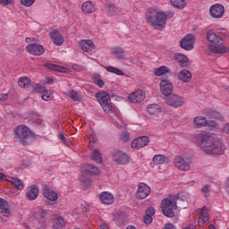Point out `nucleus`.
<instances>
[{
	"instance_id": "nucleus-1",
	"label": "nucleus",
	"mask_w": 229,
	"mask_h": 229,
	"mask_svg": "<svg viewBox=\"0 0 229 229\" xmlns=\"http://www.w3.org/2000/svg\"><path fill=\"white\" fill-rule=\"evenodd\" d=\"M196 140L200 144L203 151L207 155H224L225 147H223V140L218 136H212L208 134H198Z\"/></svg>"
},
{
	"instance_id": "nucleus-2",
	"label": "nucleus",
	"mask_w": 229,
	"mask_h": 229,
	"mask_svg": "<svg viewBox=\"0 0 229 229\" xmlns=\"http://www.w3.org/2000/svg\"><path fill=\"white\" fill-rule=\"evenodd\" d=\"M14 139L21 146H29L37 140V135L26 125H18L14 129Z\"/></svg>"
},
{
	"instance_id": "nucleus-3",
	"label": "nucleus",
	"mask_w": 229,
	"mask_h": 229,
	"mask_svg": "<svg viewBox=\"0 0 229 229\" xmlns=\"http://www.w3.org/2000/svg\"><path fill=\"white\" fill-rule=\"evenodd\" d=\"M146 21L155 30H162L167 22V16L162 12L157 13L154 9H148L146 13Z\"/></svg>"
},
{
	"instance_id": "nucleus-4",
	"label": "nucleus",
	"mask_w": 229,
	"mask_h": 229,
	"mask_svg": "<svg viewBox=\"0 0 229 229\" xmlns=\"http://www.w3.org/2000/svg\"><path fill=\"white\" fill-rule=\"evenodd\" d=\"M99 105L102 106L106 114H110L112 112V105H110L112 99L110 98V94L106 91H101L95 94Z\"/></svg>"
},
{
	"instance_id": "nucleus-5",
	"label": "nucleus",
	"mask_w": 229,
	"mask_h": 229,
	"mask_svg": "<svg viewBox=\"0 0 229 229\" xmlns=\"http://www.w3.org/2000/svg\"><path fill=\"white\" fill-rule=\"evenodd\" d=\"M178 208L176 201L171 199H164L161 201V209L165 217H174V211Z\"/></svg>"
},
{
	"instance_id": "nucleus-6",
	"label": "nucleus",
	"mask_w": 229,
	"mask_h": 229,
	"mask_svg": "<svg viewBox=\"0 0 229 229\" xmlns=\"http://www.w3.org/2000/svg\"><path fill=\"white\" fill-rule=\"evenodd\" d=\"M112 159L119 165L130 164V156L121 149H116L112 153Z\"/></svg>"
},
{
	"instance_id": "nucleus-7",
	"label": "nucleus",
	"mask_w": 229,
	"mask_h": 229,
	"mask_svg": "<svg viewBox=\"0 0 229 229\" xmlns=\"http://www.w3.org/2000/svg\"><path fill=\"white\" fill-rule=\"evenodd\" d=\"M165 103H166L168 106H173V108H180V106H183L185 100L178 95L172 94L165 98Z\"/></svg>"
},
{
	"instance_id": "nucleus-8",
	"label": "nucleus",
	"mask_w": 229,
	"mask_h": 229,
	"mask_svg": "<svg viewBox=\"0 0 229 229\" xmlns=\"http://www.w3.org/2000/svg\"><path fill=\"white\" fill-rule=\"evenodd\" d=\"M194 35L188 34L180 41V47L185 51H191L194 49Z\"/></svg>"
},
{
	"instance_id": "nucleus-9",
	"label": "nucleus",
	"mask_w": 229,
	"mask_h": 229,
	"mask_svg": "<svg viewBox=\"0 0 229 229\" xmlns=\"http://www.w3.org/2000/svg\"><path fill=\"white\" fill-rule=\"evenodd\" d=\"M209 13L213 19H221L225 15V6L216 4L210 7Z\"/></svg>"
},
{
	"instance_id": "nucleus-10",
	"label": "nucleus",
	"mask_w": 229,
	"mask_h": 229,
	"mask_svg": "<svg viewBox=\"0 0 229 229\" xmlns=\"http://www.w3.org/2000/svg\"><path fill=\"white\" fill-rule=\"evenodd\" d=\"M150 193L151 188L148 186V184L140 182L138 188V191L136 193V197L138 199H146V198H148Z\"/></svg>"
},
{
	"instance_id": "nucleus-11",
	"label": "nucleus",
	"mask_w": 229,
	"mask_h": 229,
	"mask_svg": "<svg viewBox=\"0 0 229 229\" xmlns=\"http://www.w3.org/2000/svg\"><path fill=\"white\" fill-rule=\"evenodd\" d=\"M160 90L165 98L173 95V82L167 79H164L160 82Z\"/></svg>"
},
{
	"instance_id": "nucleus-12",
	"label": "nucleus",
	"mask_w": 229,
	"mask_h": 229,
	"mask_svg": "<svg viewBox=\"0 0 229 229\" xmlns=\"http://www.w3.org/2000/svg\"><path fill=\"white\" fill-rule=\"evenodd\" d=\"M26 51H28L30 55L40 56L41 55H44L46 49L42 45L32 43L26 47Z\"/></svg>"
},
{
	"instance_id": "nucleus-13",
	"label": "nucleus",
	"mask_w": 229,
	"mask_h": 229,
	"mask_svg": "<svg viewBox=\"0 0 229 229\" xmlns=\"http://www.w3.org/2000/svg\"><path fill=\"white\" fill-rule=\"evenodd\" d=\"M148 144H149V137L141 136L133 140L131 142V148L134 149H140V148H146Z\"/></svg>"
},
{
	"instance_id": "nucleus-14",
	"label": "nucleus",
	"mask_w": 229,
	"mask_h": 229,
	"mask_svg": "<svg viewBox=\"0 0 229 229\" xmlns=\"http://www.w3.org/2000/svg\"><path fill=\"white\" fill-rule=\"evenodd\" d=\"M144 99H146V93L142 90H137L128 97L130 103H142Z\"/></svg>"
},
{
	"instance_id": "nucleus-15",
	"label": "nucleus",
	"mask_w": 229,
	"mask_h": 229,
	"mask_svg": "<svg viewBox=\"0 0 229 229\" xmlns=\"http://www.w3.org/2000/svg\"><path fill=\"white\" fill-rule=\"evenodd\" d=\"M43 196L44 198H47V199H48V203L50 201H52L51 205H56V199H58V193H56V191L49 189V188H46L43 191Z\"/></svg>"
},
{
	"instance_id": "nucleus-16",
	"label": "nucleus",
	"mask_w": 229,
	"mask_h": 229,
	"mask_svg": "<svg viewBox=\"0 0 229 229\" xmlns=\"http://www.w3.org/2000/svg\"><path fill=\"white\" fill-rule=\"evenodd\" d=\"M207 40H208V42H211V44H216L218 46L223 45V38L216 35V32H213L212 30H208Z\"/></svg>"
},
{
	"instance_id": "nucleus-17",
	"label": "nucleus",
	"mask_w": 229,
	"mask_h": 229,
	"mask_svg": "<svg viewBox=\"0 0 229 229\" xmlns=\"http://www.w3.org/2000/svg\"><path fill=\"white\" fill-rule=\"evenodd\" d=\"M52 220H53V225H52L53 229L65 228V221H64V217L58 215H53Z\"/></svg>"
},
{
	"instance_id": "nucleus-18",
	"label": "nucleus",
	"mask_w": 229,
	"mask_h": 229,
	"mask_svg": "<svg viewBox=\"0 0 229 229\" xmlns=\"http://www.w3.org/2000/svg\"><path fill=\"white\" fill-rule=\"evenodd\" d=\"M49 37L53 40L54 44H55V46H62V44H64V36L60 34V31L55 30L49 33Z\"/></svg>"
},
{
	"instance_id": "nucleus-19",
	"label": "nucleus",
	"mask_w": 229,
	"mask_h": 229,
	"mask_svg": "<svg viewBox=\"0 0 229 229\" xmlns=\"http://www.w3.org/2000/svg\"><path fill=\"white\" fill-rule=\"evenodd\" d=\"M174 165L181 171H189L191 168V165H189L188 163L185 162V159H183L182 157H176L174 158Z\"/></svg>"
},
{
	"instance_id": "nucleus-20",
	"label": "nucleus",
	"mask_w": 229,
	"mask_h": 229,
	"mask_svg": "<svg viewBox=\"0 0 229 229\" xmlns=\"http://www.w3.org/2000/svg\"><path fill=\"white\" fill-rule=\"evenodd\" d=\"M175 62H178L182 67H189L191 61L185 55L178 53L174 55Z\"/></svg>"
},
{
	"instance_id": "nucleus-21",
	"label": "nucleus",
	"mask_w": 229,
	"mask_h": 229,
	"mask_svg": "<svg viewBox=\"0 0 229 229\" xmlns=\"http://www.w3.org/2000/svg\"><path fill=\"white\" fill-rule=\"evenodd\" d=\"M35 216L38 223H46V221H47V213L46 212V209L42 208H36Z\"/></svg>"
},
{
	"instance_id": "nucleus-22",
	"label": "nucleus",
	"mask_w": 229,
	"mask_h": 229,
	"mask_svg": "<svg viewBox=\"0 0 229 229\" xmlns=\"http://www.w3.org/2000/svg\"><path fill=\"white\" fill-rule=\"evenodd\" d=\"M99 199L105 205H112L114 203V195L108 191H103L99 196Z\"/></svg>"
},
{
	"instance_id": "nucleus-23",
	"label": "nucleus",
	"mask_w": 229,
	"mask_h": 229,
	"mask_svg": "<svg viewBox=\"0 0 229 229\" xmlns=\"http://www.w3.org/2000/svg\"><path fill=\"white\" fill-rule=\"evenodd\" d=\"M79 47L82 51H85V53H89V51L94 49V43L92 40L84 39L80 42Z\"/></svg>"
},
{
	"instance_id": "nucleus-24",
	"label": "nucleus",
	"mask_w": 229,
	"mask_h": 229,
	"mask_svg": "<svg viewBox=\"0 0 229 229\" xmlns=\"http://www.w3.org/2000/svg\"><path fill=\"white\" fill-rule=\"evenodd\" d=\"M26 198L30 199V201H33V199H37V198H38V189H37V185L33 184L30 188L26 193Z\"/></svg>"
},
{
	"instance_id": "nucleus-25",
	"label": "nucleus",
	"mask_w": 229,
	"mask_h": 229,
	"mask_svg": "<svg viewBox=\"0 0 229 229\" xmlns=\"http://www.w3.org/2000/svg\"><path fill=\"white\" fill-rule=\"evenodd\" d=\"M178 78L184 83H189L192 80V73L189 70H182L178 73Z\"/></svg>"
},
{
	"instance_id": "nucleus-26",
	"label": "nucleus",
	"mask_w": 229,
	"mask_h": 229,
	"mask_svg": "<svg viewBox=\"0 0 229 229\" xmlns=\"http://www.w3.org/2000/svg\"><path fill=\"white\" fill-rule=\"evenodd\" d=\"M0 209L3 214H4V217L10 216V208H8V201L4 200V199L0 198Z\"/></svg>"
},
{
	"instance_id": "nucleus-27",
	"label": "nucleus",
	"mask_w": 229,
	"mask_h": 229,
	"mask_svg": "<svg viewBox=\"0 0 229 229\" xmlns=\"http://www.w3.org/2000/svg\"><path fill=\"white\" fill-rule=\"evenodd\" d=\"M82 12L84 13H92L96 12V7L94 6V4H92V2L87 1L82 4Z\"/></svg>"
},
{
	"instance_id": "nucleus-28",
	"label": "nucleus",
	"mask_w": 229,
	"mask_h": 229,
	"mask_svg": "<svg viewBox=\"0 0 229 229\" xmlns=\"http://www.w3.org/2000/svg\"><path fill=\"white\" fill-rule=\"evenodd\" d=\"M193 123L196 124L197 128H205L207 126V117L197 116L194 118Z\"/></svg>"
},
{
	"instance_id": "nucleus-29",
	"label": "nucleus",
	"mask_w": 229,
	"mask_h": 229,
	"mask_svg": "<svg viewBox=\"0 0 229 229\" xmlns=\"http://www.w3.org/2000/svg\"><path fill=\"white\" fill-rule=\"evenodd\" d=\"M209 49L211 53H216V55H224V53L228 51L226 46L216 47L213 45L209 47Z\"/></svg>"
},
{
	"instance_id": "nucleus-30",
	"label": "nucleus",
	"mask_w": 229,
	"mask_h": 229,
	"mask_svg": "<svg viewBox=\"0 0 229 229\" xmlns=\"http://www.w3.org/2000/svg\"><path fill=\"white\" fill-rule=\"evenodd\" d=\"M45 67L50 71H55L56 72H65V67L60 66L58 64H46Z\"/></svg>"
},
{
	"instance_id": "nucleus-31",
	"label": "nucleus",
	"mask_w": 229,
	"mask_h": 229,
	"mask_svg": "<svg viewBox=\"0 0 229 229\" xmlns=\"http://www.w3.org/2000/svg\"><path fill=\"white\" fill-rule=\"evenodd\" d=\"M18 85L21 87V89H28L31 85V80L28 77H21L18 81Z\"/></svg>"
},
{
	"instance_id": "nucleus-32",
	"label": "nucleus",
	"mask_w": 229,
	"mask_h": 229,
	"mask_svg": "<svg viewBox=\"0 0 229 229\" xmlns=\"http://www.w3.org/2000/svg\"><path fill=\"white\" fill-rule=\"evenodd\" d=\"M148 112L150 114V115L160 114V106L157 104H151L148 106Z\"/></svg>"
},
{
	"instance_id": "nucleus-33",
	"label": "nucleus",
	"mask_w": 229,
	"mask_h": 229,
	"mask_svg": "<svg viewBox=\"0 0 229 229\" xmlns=\"http://www.w3.org/2000/svg\"><path fill=\"white\" fill-rule=\"evenodd\" d=\"M91 160L96 162L97 164H102L103 163V157H101V153L98 149L93 150V156L91 157Z\"/></svg>"
},
{
	"instance_id": "nucleus-34",
	"label": "nucleus",
	"mask_w": 229,
	"mask_h": 229,
	"mask_svg": "<svg viewBox=\"0 0 229 229\" xmlns=\"http://www.w3.org/2000/svg\"><path fill=\"white\" fill-rule=\"evenodd\" d=\"M171 4H173V6H174L175 8L182 10V8H185V6H187V2L185 0H171Z\"/></svg>"
},
{
	"instance_id": "nucleus-35",
	"label": "nucleus",
	"mask_w": 229,
	"mask_h": 229,
	"mask_svg": "<svg viewBox=\"0 0 229 229\" xmlns=\"http://www.w3.org/2000/svg\"><path fill=\"white\" fill-rule=\"evenodd\" d=\"M10 182L18 191H22L24 189V184L19 178H13Z\"/></svg>"
},
{
	"instance_id": "nucleus-36",
	"label": "nucleus",
	"mask_w": 229,
	"mask_h": 229,
	"mask_svg": "<svg viewBox=\"0 0 229 229\" xmlns=\"http://www.w3.org/2000/svg\"><path fill=\"white\" fill-rule=\"evenodd\" d=\"M106 69L107 72H112L113 74H116L117 76H124V72L119 68L114 66H107Z\"/></svg>"
},
{
	"instance_id": "nucleus-37",
	"label": "nucleus",
	"mask_w": 229,
	"mask_h": 229,
	"mask_svg": "<svg viewBox=\"0 0 229 229\" xmlns=\"http://www.w3.org/2000/svg\"><path fill=\"white\" fill-rule=\"evenodd\" d=\"M88 168L86 169V174H99V168L93 165H88Z\"/></svg>"
},
{
	"instance_id": "nucleus-38",
	"label": "nucleus",
	"mask_w": 229,
	"mask_h": 229,
	"mask_svg": "<svg viewBox=\"0 0 229 229\" xmlns=\"http://www.w3.org/2000/svg\"><path fill=\"white\" fill-rule=\"evenodd\" d=\"M207 116L209 119H216L217 121H223V117L217 111H208Z\"/></svg>"
},
{
	"instance_id": "nucleus-39",
	"label": "nucleus",
	"mask_w": 229,
	"mask_h": 229,
	"mask_svg": "<svg viewBox=\"0 0 229 229\" xmlns=\"http://www.w3.org/2000/svg\"><path fill=\"white\" fill-rule=\"evenodd\" d=\"M114 55L118 60H124V57L126 56L124 50L122 47L115 48Z\"/></svg>"
},
{
	"instance_id": "nucleus-40",
	"label": "nucleus",
	"mask_w": 229,
	"mask_h": 229,
	"mask_svg": "<svg viewBox=\"0 0 229 229\" xmlns=\"http://www.w3.org/2000/svg\"><path fill=\"white\" fill-rule=\"evenodd\" d=\"M69 98L73 101H83V97L74 90L69 92Z\"/></svg>"
},
{
	"instance_id": "nucleus-41",
	"label": "nucleus",
	"mask_w": 229,
	"mask_h": 229,
	"mask_svg": "<svg viewBox=\"0 0 229 229\" xmlns=\"http://www.w3.org/2000/svg\"><path fill=\"white\" fill-rule=\"evenodd\" d=\"M93 78L95 84L98 85V87H99L100 89H103V87H105V81L101 80V75H99V73H95Z\"/></svg>"
},
{
	"instance_id": "nucleus-42",
	"label": "nucleus",
	"mask_w": 229,
	"mask_h": 229,
	"mask_svg": "<svg viewBox=\"0 0 229 229\" xmlns=\"http://www.w3.org/2000/svg\"><path fill=\"white\" fill-rule=\"evenodd\" d=\"M167 72H169L167 66H160L155 70L156 76H163V74H167Z\"/></svg>"
},
{
	"instance_id": "nucleus-43",
	"label": "nucleus",
	"mask_w": 229,
	"mask_h": 229,
	"mask_svg": "<svg viewBox=\"0 0 229 229\" xmlns=\"http://www.w3.org/2000/svg\"><path fill=\"white\" fill-rule=\"evenodd\" d=\"M165 162V156L164 155L158 154L154 156L153 157V163L156 165L164 164Z\"/></svg>"
},
{
	"instance_id": "nucleus-44",
	"label": "nucleus",
	"mask_w": 229,
	"mask_h": 229,
	"mask_svg": "<svg viewBox=\"0 0 229 229\" xmlns=\"http://www.w3.org/2000/svg\"><path fill=\"white\" fill-rule=\"evenodd\" d=\"M81 182L82 184H84V187H89L90 186V178L87 177L86 174H83L81 177Z\"/></svg>"
},
{
	"instance_id": "nucleus-45",
	"label": "nucleus",
	"mask_w": 229,
	"mask_h": 229,
	"mask_svg": "<svg viewBox=\"0 0 229 229\" xmlns=\"http://www.w3.org/2000/svg\"><path fill=\"white\" fill-rule=\"evenodd\" d=\"M117 217L119 223H124V221H126V213L124 211H118Z\"/></svg>"
},
{
	"instance_id": "nucleus-46",
	"label": "nucleus",
	"mask_w": 229,
	"mask_h": 229,
	"mask_svg": "<svg viewBox=\"0 0 229 229\" xmlns=\"http://www.w3.org/2000/svg\"><path fill=\"white\" fill-rule=\"evenodd\" d=\"M33 87L35 92H39V94H44L46 92V87L40 84H35Z\"/></svg>"
},
{
	"instance_id": "nucleus-47",
	"label": "nucleus",
	"mask_w": 229,
	"mask_h": 229,
	"mask_svg": "<svg viewBox=\"0 0 229 229\" xmlns=\"http://www.w3.org/2000/svg\"><path fill=\"white\" fill-rule=\"evenodd\" d=\"M107 12L111 15H114V13H117V7H115V5L114 4H109L107 6Z\"/></svg>"
},
{
	"instance_id": "nucleus-48",
	"label": "nucleus",
	"mask_w": 229,
	"mask_h": 229,
	"mask_svg": "<svg viewBox=\"0 0 229 229\" xmlns=\"http://www.w3.org/2000/svg\"><path fill=\"white\" fill-rule=\"evenodd\" d=\"M20 1H21V4H23V6L30 7L35 4L36 0H20Z\"/></svg>"
},
{
	"instance_id": "nucleus-49",
	"label": "nucleus",
	"mask_w": 229,
	"mask_h": 229,
	"mask_svg": "<svg viewBox=\"0 0 229 229\" xmlns=\"http://www.w3.org/2000/svg\"><path fill=\"white\" fill-rule=\"evenodd\" d=\"M143 223H145V225H149L150 223H153V216L145 215L143 216Z\"/></svg>"
},
{
	"instance_id": "nucleus-50",
	"label": "nucleus",
	"mask_w": 229,
	"mask_h": 229,
	"mask_svg": "<svg viewBox=\"0 0 229 229\" xmlns=\"http://www.w3.org/2000/svg\"><path fill=\"white\" fill-rule=\"evenodd\" d=\"M206 126H209V128H217V122L215 120H207Z\"/></svg>"
},
{
	"instance_id": "nucleus-51",
	"label": "nucleus",
	"mask_w": 229,
	"mask_h": 229,
	"mask_svg": "<svg viewBox=\"0 0 229 229\" xmlns=\"http://www.w3.org/2000/svg\"><path fill=\"white\" fill-rule=\"evenodd\" d=\"M145 216H150V217H153V216H155V208L149 207V208L146 210Z\"/></svg>"
},
{
	"instance_id": "nucleus-52",
	"label": "nucleus",
	"mask_w": 229,
	"mask_h": 229,
	"mask_svg": "<svg viewBox=\"0 0 229 229\" xmlns=\"http://www.w3.org/2000/svg\"><path fill=\"white\" fill-rule=\"evenodd\" d=\"M121 139L123 142H128V140H130V133L129 132L123 133Z\"/></svg>"
},
{
	"instance_id": "nucleus-53",
	"label": "nucleus",
	"mask_w": 229,
	"mask_h": 229,
	"mask_svg": "<svg viewBox=\"0 0 229 229\" xmlns=\"http://www.w3.org/2000/svg\"><path fill=\"white\" fill-rule=\"evenodd\" d=\"M200 217L204 223H207V221H208V214L207 212H202L200 214Z\"/></svg>"
},
{
	"instance_id": "nucleus-54",
	"label": "nucleus",
	"mask_w": 229,
	"mask_h": 229,
	"mask_svg": "<svg viewBox=\"0 0 229 229\" xmlns=\"http://www.w3.org/2000/svg\"><path fill=\"white\" fill-rule=\"evenodd\" d=\"M12 3H13V0H0L2 6H8V4H12Z\"/></svg>"
},
{
	"instance_id": "nucleus-55",
	"label": "nucleus",
	"mask_w": 229,
	"mask_h": 229,
	"mask_svg": "<svg viewBox=\"0 0 229 229\" xmlns=\"http://www.w3.org/2000/svg\"><path fill=\"white\" fill-rule=\"evenodd\" d=\"M41 98L44 101H49L51 99V95L47 94V91H46L45 93H43Z\"/></svg>"
},
{
	"instance_id": "nucleus-56",
	"label": "nucleus",
	"mask_w": 229,
	"mask_h": 229,
	"mask_svg": "<svg viewBox=\"0 0 229 229\" xmlns=\"http://www.w3.org/2000/svg\"><path fill=\"white\" fill-rule=\"evenodd\" d=\"M8 99V94H1L0 95V101L4 103V101H6Z\"/></svg>"
},
{
	"instance_id": "nucleus-57",
	"label": "nucleus",
	"mask_w": 229,
	"mask_h": 229,
	"mask_svg": "<svg viewBox=\"0 0 229 229\" xmlns=\"http://www.w3.org/2000/svg\"><path fill=\"white\" fill-rule=\"evenodd\" d=\"M223 131L229 135V123H226V124L224 125Z\"/></svg>"
},
{
	"instance_id": "nucleus-58",
	"label": "nucleus",
	"mask_w": 229,
	"mask_h": 229,
	"mask_svg": "<svg viewBox=\"0 0 229 229\" xmlns=\"http://www.w3.org/2000/svg\"><path fill=\"white\" fill-rule=\"evenodd\" d=\"M187 196H188V194H187V193H183V192H182L181 194H179V198H180L182 201H185V199H187Z\"/></svg>"
},
{
	"instance_id": "nucleus-59",
	"label": "nucleus",
	"mask_w": 229,
	"mask_h": 229,
	"mask_svg": "<svg viewBox=\"0 0 229 229\" xmlns=\"http://www.w3.org/2000/svg\"><path fill=\"white\" fill-rule=\"evenodd\" d=\"M163 229H176L173 224H166Z\"/></svg>"
},
{
	"instance_id": "nucleus-60",
	"label": "nucleus",
	"mask_w": 229,
	"mask_h": 229,
	"mask_svg": "<svg viewBox=\"0 0 229 229\" xmlns=\"http://www.w3.org/2000/svg\"><path fill=\"white\" fill-rule=\"evenodd\" d=\"M165 16H166V19H167V18H168V19H173V17L174 16V13H173V12H168V13L165 14Z\"/></svg>"
},
{
	"instance_id": "nucleus-61",
	"label": "nucleus",
	"mask_w": 229,
	"mask_h": 229,
	"mask_svg": "<svg viewBox=\"0 0 229 229\" xmlns=\"http://www.w3.org/2000/svg\"><path fill=\"white\" fill-rule=\"evenodd\" d=\"M201 191L205 193L210 192V189H208V185L204 186Z\"/></svg>"
},
{
	"instance_id": "nucleus-62",
	"label": "nucleus",
	"mask_w": 229,
	"mask_h": 229,
	"mask_svg": "<svg viewBox=\"0 0 229 229\" xmlns=\"http://www.w3.org/2000/svg\"><path fill=\"white\" fill-rule=\"evenodd\" d=\"M65 146H71V144H72V142H71V140H69L68 139L64 140Z\"/></svg>"
},
{
	"instance_id": "nucleus-63",
	"label": "nucleus",
	"mask_w": 229,
	"mask_h": 229,
	"mask_svg": "<svg viewBox=\"0 0 229 229\" xmlns=\"http://www.w3.org/2000/svg\"><path fill=\"white\" fill-rule=\"evenodd\" d=\"M6 176L4 175V174L0 172V182H3Z\"/></svg>"
},
{
	"instance_id": "nucleus-64",
	"label": "nucleus",
	"mask_w": 229,
	"mask_h": 229,
	"mask_svg": "<svg viewBox=\"0 0 229 229\" xmlns=\"http://www.w3.org/2000/svg\"><path fill=\"white\" fill-rule=\"evenodd\" d=\"M100 229H108V225H100Z\"/></svg>"
}]
</instances>
